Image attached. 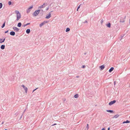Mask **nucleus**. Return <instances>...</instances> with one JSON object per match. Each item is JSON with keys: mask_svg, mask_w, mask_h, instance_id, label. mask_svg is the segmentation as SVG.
<instances>
[{"mask_svg": "<svg viewBox=\"0 0 130 130\" xmlns=\"http://www.w3.org/2000/svg\"><path fill=\"white\" fill-rule=\"evenodd\" d=\"M42 11V12L43 11V10L42 9L41 10H36L34 13L32 14V15L34 16H36L38 15V14L39 13L40 11Z\"/></svg>", "mask_w": 130, "mask_h": 130, "instance_id": "f257e3e1", "label": "nucleus"}, {"mask_svg": "<svg viewBox=\"0 0 130 130\" xmlns=\"http://www.w3.org/2000/svg\"><path fill=\"white\" fill-rule=\"evenodd\" d=\"M17 19L16 20H19L21 17V15L20 13L18 14H17Z\"/></svg>", "mask_w": 130, "mask_h": 130, "instance_id": "f03ea898", "label": "nucleus"}, {"mask_svg": "<svg viewBox=\"0 0 130 130\" xmlns=\"http://www.w3.org/2000/svg\"><path fill=\"white\" fill-rule=\"evenodd\" d=\"M33 8V6H31L30 7H29L27 9V13H28L30 12V9L32 8Z\"/></svg>", "mask_w": 130, "mask_h": 130, "instance_id": "7ed1b4c3", "label": "nucleus"}, {"mask_svg": "<svg viewBox=\"0 0 130 130\" xmlns=\"http://www.w3.org/2000/svg\"><path fill=\"white\" fill-rule=\"evenodd\" d=\"M46 4V5H47V3H44L43 4V5L40 6L38 7V8H44L45 7V6H44Z\"/></svg>", "mask_w": 130, "mask_h": 130, "instance_id": "20e7f679", "label": "nucleus"}, {"mask_svg": "<svg viewBox=\"0 0 130 130\" xmlns=\"http://www.w3.org/2000/svg\"><path fill=\"white\" fill-rule=\"evenodd\" d=\"M13 29L16 32H18L19 30V29L16 27H13Z\"/></svg>", "mask_w": 130, "mask_h": 130, "instance_id": "39448f33", "label": "nucleus"}, {"mask_svg": "<svg viewBox=\"0 0 130 130\" xmlns=\"http://www.w3.org/2000/svg\"><path fill=\"white\" fill-rule=\"evenodd\" d=\"M126 16H125L124 17V18H121V19L120 20V22H125L124 19L125 18V17Z\"/></svg>", "mask_w": 130, "mask_h": 130, "instance_id": "423d86ee", "label": "nucleus"}, {"mask_svg": "<svg viewBox=\"0 0 130 130\" xmlns=\"http://www.w3.org/2000/svg\"><path fill=\"white\" fill-rule=\"evenodd\" d=\"M51 17V13L49 12L48 14L46 15L45 17V18L47 19H48L50 18Z\"/></svg>", "mask_w": 130, "mask_h": 130, "instance_id": "0eeeda50", "label": "nucleus"}, {"mask_svg": "<svg viewBox=\"0 0 130 130\" xmlns=\"http://www.w3.org/2000/svg\"><path fill=\"white\" fill-rule=\"evenodd\" d=\"M22 86L24 88V89L26 93H27V91L28 90L27 88L26 87H25L24 85H22Z\"/></svg>", "mask_w": 130, "mask_h": 130, "instance_id": "6e6552de", "label": "nucleus"}, {"mask_svg": "<svg viewBox=\"0 0 130 130\" xmlns=\"http://www.w3.org/2000/svg\"><path fill=\"white\" fill-rule=\"evenodd\" d=\"M116 102V101L115 100H114L113 101H111V102H110L109 103V105H111L115 103Z\"/></svg>", "mask_w": 130, "mask_h": 130, "instance_id": "1a4fd4ad", "label": "nucleus"}, {"mask_svg": "<svg viewBox=\"0 0 130 130\" xmlns=\"http://www.w3.org/2000/svg\"><path fill=\"white\" fill-rule=\"evenodd\" d=\"M10 35L12 36H14L15 35V33L14 31H11L10 32Z\"/></svg>", "mask_w": 130, "mask_h": 130, "instance_id": "9d476101", "label": "nucleus"}, {"mask_svg": "<svg viewBox=\"0 0 130 130\" xmlns=\"http://www.w3.org/2000/svg\"><path fill=\"white\" fill-rule=\"evenodd\" d=\"M106 25L108 27L110 28L111 27V24L110 23H108L106 24Z\"/></svg>", "mask_w": 130, "mask_h": 130, "instance_id": "9b49d317", "label": "nucleus"}, {"mask_svg": "<svg viewBox=\"0 0 130 130\" xmlns=\"http://www.w3.org/2000/svg\"><path fill=\"white\" fill-rule=\"evenodd\" d=\"M5 40V38H4L3 40V39H0V43H3L4 42Z\"/></svg>", "mask_w": 130, "mask_h": 130, "instance_id": "f8f14e48", "label": "nucleus"}, {"mask_svg": "<svg viewBox=\"0 0 130 130\" xmlns=\"http://www.w3.org/2000/svg\"><path fill=\"white\" fill-rule=\"evenodd\" d=\"M100 68H101V70L105 68V66L104 65H103L102 66H101L100 67Z\"/></svg>", "mask_w": 130, "mask_h": 130, "instance_id": "ddd939ff", "label": "nucleus"}, {"mask_svg": "<svg viewBox=\"0 0 130 130\" xmlns=\"http://www.w3.org/2000/svg\"><path fill=\"white\" fill-rule=\"evenodd\" d=\"M26 33L27 34H29L30 32V29H27L26 31Z\"/></svg>", "mask_w": 130, "mask_h": 130, "instance_id": "4468645a", "label": "nucleus"}, {"mask_svg": "<svg viewBox=\"0 0 130 130\" xmlns=\"http://www.w3.org/2000/svg\"><path fill=\"white\" fill-rule=\"evenodd\" d=\"M114 70V68L113 67H111L109 70V72H111Z\"/></svg>", "mask_w": 130, "mask_h": 130, "instance_id": "2eb2a0df", "label": "nucleus"}, {"mask_svg": "<svg viewBox=\"0 0 130 130\" xmlns=\"http://www.w3.org/2000/svg\"><path fill=\"white\" fill-rule=\"evenodd\" d=\"M22 25L21 23V22L19 23L17 25V26L18 27H20Z\"/></svg>", "mask_w": 130, "mask_h": 130, "instance_id": "dca6fc26", "label": "nucleus"}, {"mask_svg": "<svg viewBox=\"0 0 130 130\" xmlns=\"http://www.w3.org/2000/svg\"><path fill=\"white\" fill-rule=\"evenodd\" d=\"M6 22L5 21L4 23H3V24H2L1 27L2 28H3L4 27L5 25Z\"/></svg>", "mask_w": 130, "mask_h": 130, "instance_id": "f3484780", "label": "nucleus"}, {"mask_svg": "<svg viewBox=\"0 0 130 130\" xmlns=\"http://www.w3.org/2000/svg\"><path fill=\"white\" fill-rule=\"evenodd\" d=\"M70 29L68 27L67 28L66 30V32H68L70 31Z\"/></svg>", "mask_w": 130, "mask_h": 130, "instance_id": "a211bd4d", "label": "nucleus"}, {"mask_svg": "<svg viewBox=\"0 0 130 130\" xmlns=\"http://www.w3.org/2000/svg\"><path fill=\"white\" fill-rule=\"evenodd\" d=\"M5 48V45H2L1 46V49H4Z\"/></svg>", "mask_w": 130, "mask_h": 130, "instance_id": "6ab92c4d", "label": "nucleus"}, {"mask_svg": "<svg viewBox=\"0 0 130 130\" xmlns=\"http://www.w3.org/2000/svg\"><path fill=\"white\" fill-rule=\"evenodd\" d=\"M119 116V115H115L113 117L114 118H117Z\"/></svg>", "mask_w": 130, "mask_h": 130, "instance_id": "aec40b11", "label": "nucleus"}, {"mask_svg": "<svg viewBox=\"0 0 130 130\" xmlns=\"http://www.w3.org/2000/svg\"><path fill=\"white\" fill-rule=\"evenodd\" d=\"M30 24V23H27L26 24H24V25H23L22 26L24 27L27 25H29Z\"/></svg>", "mask_w": 130, "mask_h": 130, "instance_id": "412c9836", "label": "nucleus"}, {"mask_svg": "<svg viewBox=\"0 0 130 130\" xmlns=\"http://www.w3.org/2000/svg\"><path fill=\"white\" fill-rule=\"evenodd\" d=\"M108 112H110V113H113V111L112 110H106Z\"/></svg>", "mask_w": 130, "mask_h": 130, "instance_id": "4be33fe9", "label": "nucleus"}, {"mask_svg": "<svg viewBox=\"0 0 130 130\" xmlns=\"http://www.w3.org/2000/svg\"><path fill=\"white\" fill-rule=\"evenodd\" d=\"M129 122H130V121H129L127 120L126 121L124 122L123 123L124 124L125 123H129Z\"/></svg>", "mask_w": 130, "mask_h": 130, "instance_id": "5701e85b", "label": "nucleus"}, {"mask_svg": "<svg viewBox=\"0 0 130 130\" xmlns=\"http://www.w3.org/2000/svg\"><path fill=\"white\" fill-rule=\"evenodd\" d=\"M44 24L43 22L41 24L39 25V26L40 27H41Z\"/></svg>", "mask_w": 130, "mask_h": 130, "instance_id": "b1692460", "label": "nucleus"}, {"mask_svg": "<svg viewBox=\"0 0 130 130\" xmlns=\"http://www.w3.org/2000/svg\"><path fill=\"white\" fill-rule=\"evenodd\" d=\"M15 13L17 14H18L20 13L19 12V11L17 10L15 11Z\"/></svg>", "mask_w": 130, "mask_h": 130, "instance_id": "393cba45", "label": "nucleus"}, {"mask_svg": "<svg viewBox=\"0 0 130 130\" xmlns=\"http://www.w3.org/2000/svg\"><path fill=\"white\" fill-rule=\"evenodd\" d=\"M78 94H75L74 95V97L75 98H77L78 97Z\"/></svg>", "mask_w": 130, "mask_h": 130, "instance_id": "a878e982", "label": "nucleus"}, {"mask_svg": "<svg viewBox=\"0 0 130 130\" xmlns=\"http://www.w3.org/2000/svg\"><path fill=\"white\" fill-rule=\"evenodd\" d=\"M125 35V34H123L121 36V38L120 39V40H121L122 39V38Z\"/></svg>", "mask_w": 130, "mask_h": 130, "instance_id": "bb28decb", "label": "nucleus"}, {"mask_svg": "<svg viewBox=\"0 0 130 130\" xmlns=\"http://www.w3.org/2000/svg\"><path fill=\"white\" fill-rule=\"evenodd\" d=\"M3 6V4L2 3H0V9L2 8Z\"/></svg>", "mask_w": 130, "mask_h": 130, "instance_id": "cd10ccee", "label": "nucleus"}, {"mask_svg": "<svg viewBox=\"0 0 130 130\" xmlns=\"http://www.w3.org/2000/svg\"><path fill=\"white\" fill-rule=\"evenodd\" d=\"M48 22V21H44L43 22H42L43 23H44V24H45L46 23H47Z\"/></svg>", "mask_w": 130, "mask_h": 130, "instance_id": "c85d7f7f", "label": "nucleus"}, {"mask_svg": "<svg viewBox=\"0 0 130 130\" xmlns=\"http://www.w3.org/2000/svg\"><path fill=\"white\" fill-rule=\"evenodd\" d=\"M12 2L11 1H9L8 2V4L9 5H10L12 4Z\"/></svg>", "mask_w": 130, "mask_h": 130, "instance_id": "c756f323", "label": "nucleus"}, {"mask_svg": "<svg viewBox=\"0 0 130 130\" xmlns=\"http://www.w3.org/2000/svg\"><path fill=\"white\" fill-rule=\"evenodd\" d=\"M82 5V4H80V5L78 7H77V8H78V9H79L80 7V6L81 5Z\"/></svg>", "mask_w": 130, "mask_h": 130, "instance_id": "7c9ffc66", "label": "nucleus"}, {"mask_svg": "<svg viewBox=\"0 0 130 130\" xmlns=\"http://www.w3.org/2000/svg\"><path fill=\"white\" fill-rule=\"evenodd\" d=\"M103 20H102L101 21V24H102V23H103Z\"/></svg>", "mask_w": 130, "mask_h": 130, "instance_id": "2f4dec72", "label": "nucleus"}, {"mask_svg": "<svg viewBox=\"0 0 130 130\" xmlns=\"http://www.w3.org/2000/svg\"><path fill=\"white\" fill-rule=\"evenodd\" d=\"M84 23H88L87 21L86 20H85L84 22Z\"/></svg>", "mask_w": 130, "mask_h": 130, "instance_id": "473e14b6", "label": "nucleus"}, {"mask_svg": "<svg viewBox=\"0 0 130 130\" xmlns=\"http://www.w3.org/2000/svg\"><path fill=\"white\" fill-rule=\"evenodd\" d=\"M87 129H89V125H88V124H87Z\"/></svg>", "mask_w": 130, "mask_h": 130, "instance_id": "72a5a7b5", "label": "nucleus"}, {"mask_svg": "<svg viewBox=\"0 0 130 130\" xmlns=\"http://www.w3.org/2000/svg\"><path fill=\"white\" fill-rule=\"evenodd\" d=\"M8 30H7L5 32V33H7L8 32Z\"/></svg>", "mask_w": 130, "mask_h": 130, "instance_id": "f704fd0d", "label": "nucleus"}, {"mask_svg": "<svg viewBox=\"0 0 130 130\" xmlns=\"http://www.w3.org/2000/svg\"><path fill=\"white\" fill-rule=\"evenodd\" d=\"M85 66H82V68H85Z\"/></svg>", "mask_w": 130, "mask_h": 130, "instance_id": "c9c22d12", "label": "nucleus"}, {"mask_svg": "<svg viewBox=\"0 0 130 130\" xmlns=\"http://www.w3.org/2000/svg\"><path fill=\"white\" fill-rule=\"evenodd\" d=\"M48 7L46 8V10H48Z\"/></svg>", "mask_w": 130, "mask_h": 130, "instance_id": "e433bc0d", "label": "nucleus"}, {"mask_svg": "<svg viewBox=\"0 0 130 130\" xmlns=\"http://www.w3.org/2000/svg\"><path fill=\"white\" fill-rule=\"evenodd\" d=\"M37 89V88L35 89H34L33 91V92L35 90H36Z\"/></svg>", "mask_w": 130, "mask_h": 130, "instance_id": "4c0bfd02", "label": "nucleus"}, {"mask_svg": "<svg viewBox=\"0 0 130 130\" xmlns=\"http://www.w3.org/2000/svg\"><path fill=\"white\" fill-rule=\"evenodd\" d=\"M56 125V124L55 123V124H54V125Z\"/></svg>", "mask_w": 130, "mask_h": 130, "instance_id": "58836bf2", "label": "nucleus"}, {"mask_svg": "<svg viewBox=\"0 0 130 130\" xmlns=\"http://www.w3.org/2000/svg\"><path fill=\"white\" fill-rule=\"evenodd\" d=\"M102 130H105V129L104 128H103Z\"/></svg>", "mask_w": 130, "mask_h": 130, "instance_id": "ea45409f", "label": "nucleus"}, {"mask_svg": "<svg viewBox=\"0 0 130 130\" xmlns=\"http://www.w3.org/2000/svg\"><path fill=\"white\" fill-rule=\"evenodd\" d=\"M110 129V128L109 127L108 128V130H109Z\"/></svg>", "mask_w": 130, "mask_h": 130, "instance_id": "a19ab883", "label": "nucleus"}, {"mask_svg": "<svg viewBox=\"0 0 130 130\" xmlns=\"http://www.w3.org/2000/svg\"><path fill=\"white\" fill-rule=\"evenodd\" d=\"M53 12V11H51V12H50V13L51 12Z\"/></svg>", "mask_w": 130, "mask_h": 130, "instance_id": "79ce46f5", "label": "nucleus"}, {"mask_svg": "<svg viewBox=\"0 0 130 130\" xmlns=\"http://www.w3.org/2000/svg\"><path fill=\"white\" fill-rule=\"evenodd\" d=\"M78 8H77V11H78Z\"/></svg>", "mask_w": 130, "mask_h": 130, "instance_id": "37998d69", "label": "nucleus"}, {"mask_svg": "<svg viewBox=\"0 0 130 130\" xmlns=\"http://www.w3.org/2000/svg\"><path fill=\"white\" fill-rule=\"evenodd\" d=\"M76 77H78V76H76Z\"/></svg>", "mask_w": 130, "mask_h": 130, "instance_id": "c03bdc74", "label": "nucleus"}, {"mask_svg": "<svg viewBox=\"0 0 130 130\" xmlns=\"http://www.w3.org/2000/svg\"><path fill=\"white\" fill-rule=\"evenodd\" d=\"M5 130H7L6 129H5Z\"/></svg>", "mask_w": 130, "mask_h": 130, "instance_id": "a18cd8bd", "label": "nucleus"}]
</instances>
